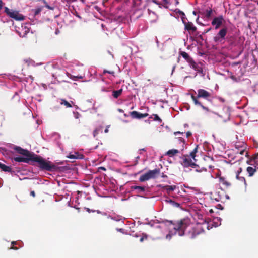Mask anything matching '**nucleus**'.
<instances>
[{"label":"nucleus","mask_w":258,"mask_h":258,"mask_svg":"<svg viewBox=\"0 0 258 258\" xmlns=\"http://www.w3.org/2000/svg\"><path fill=\"white\" fill-rule=\"evenodd\" d=\"M32 161L36 162L37 163L36 166H38L40 170L43 171L52 172L57 169V167L52 164L51 162L47 161L37 155H34Z\"/></svg>","instance_id":"f257e3e1"},{"label":"nucleus","mask_w":258,"mask_h":258,"mask_svg":"<svg viewBox=\"0 0 258 258\" xmlns=\"http://www.w3.org/2000/svg\"><path fill=\"white\" fill-rule=\"evenodd\" d=\"M198 145L194 148V149L190 153L189 155L186 154L183 155L180 157L181 164L184 167H192L195 165V163L196 162L195 157L196 154L198 152Z\"/></svg>","instance_id":"f03ea898"},{"label":"nucleus","mask_w":258,"mask_h":258,"mask_svg":"<svg viewBox=\"0 0 258 258\" xmlns=\"http://www.w3.org/2000/svg\"><path fill=\"white\" fill-rule=\"evenodd\" d=\"M197 92H198L197 96H195L192 94L191 95V98L192 101H194V104L196 105H198V106H201L203 108V109H204L206 111L209 112L210 111L208 107L204 106L201 103V102L198 100V99L202 98L204 99L208 100L211 97V93L210 92H208L207 91H206L204 89H200L198 90Z\"/></svg>","instance_id":"7ed1b4c3"},{"label":"nucleus","mask_w":258,"mask_h":258,"mask_svg":"<svg viewBox=\"0 0 258 258\" xmlns=\"http://www.w3.org/2000/svg\"><path fill=\"white\" fill-rule=\"evenodd\" d=\"M170 223L173 225L174 234H177L178 235L181 236L184 234L185 229L188 226V224L186 220H181L174 224H173L172 221H170Z\"/></svg>","instance_id":"20e7f679"},{"label":"nucleus","mask_w":258,"mask_h":258,"mask_svg":"<svg viewBox=\"0 0 258 258\" xmlns=\"http://www.w3.org/2000/svg\"><path fill=\"white\" fill-rule=\"evenodd\" d=\"M4 12L9 17L16 21H23L25 18L19 11L10 9L7 7H4Z\"/></svg>","instance_id":"39448f33"},{"label":"nucleus","mask_w":258,"mask_h":258,"mask_svg":"<svg viewBox=\"0 0 258 258\" xmlns=\"http://www.w3.org/2000/svg\"><path fill=\"white\" fill-rule=\"evenodd\" d=\"M204 232V230L202 225L197 224L189 231L188 235L190 238L193 239Z\"/></svg>","instance_id":"423d86ee"},{"label":"nucleus","mask_w":258,"mask_h":258,"mask_svg":"<svg viewBox=\"0 0 258 258\" xmlns=\"http://www.w3.org/2000/svg\"><path fill=\"white\" fill-rule=\"evenodd\" d=\"M228 29L226 27H224L220 30L216 36L213 38V40L216 43H222L225 40Z\"/></svg>","instance_id":"0eeeda50"},{"label":"nucleus","mask_w":258,"mask_h":258,"mask_svg":"<svg viewBox=\"0 0 258 258\" xmlns=\"http://www.w3.org/2000/svg\"><path fill=\"white\" fill-rule=\"evenodd\" d=\"M235 148L237 150L236 151L237 153L242 155L245 152V156H248V152L246 151V147L244 143L242 142L236 144Z\"/></svg>","instance_id":"6e6552de"},{"label":"nucleus","mask_w":258,"mask_h":258,"mask_svg":"<svg viewBox=\"0 0 258 258\" xmlns=\"http://www.w3.org/2000/svg\"><path fill=\"white\" fill-rule=\"evenodd\" d=\"M224 21V20L223 17L222 15H221L219 17H215L213 19L211 22V24L213 26H215V29H217L220 28Z\"/></svg>","instance_id":"1a4fd4ad"},{"label":"nucleus","mask_w":258,"mask_h":258,"mask_svg":"<svg viewBox=\"0 0 258 258\" xmlns=\"http://www.w3.org/2000/svg\"><path fill=\"white\" fill-rule=\"evenodd\" d=\"M192 168L195 169L196 172L200 173H202L201 176L203 177H205L206 175H209V174L207 172V170L206 168L203 167H200L196 163H195V165L192 166Z\"/></svg>","instance_id":"9d476101"},{"label":"nucleus","mask_w":258,"mask_h":258,"mask_svg":"<svg viewBox=\"0 0 258 258\" xmlns=\"http://www.w3.org/2000/svg\"><path fill=\"white\" fill-rule=\"evenodd\" d=\"M173 142L176 147L180 149L181 151L184 150V145L185 144V140L182 137L175 138Z\"/></svg>","instance_id":"9b49d317"},{"label":"nucleus","mask_w":258,"mask_h":258,"mask_svg":"<svg viewBox=\"0 0 258 258\" xmlns=\"http://www.w3.org/2000/svg\"><path fill=\"white\" fill-rule=\"evenodd\" d=\"M183 23L185 26V30L188 31L189 33H194L197 31V27L194 26L193 23L191 22H185L183 20Z\"/></svg>","instance_id":"f8f14e48"},{"label":"nucleus","mask_w":258,"mask_h":258,"mask_svg":"<svg viewBox=\"0 0 258 258\" xmlns=\"http://www.w3.org/2000/svg\"><path fill=\"white\" fill-rule=\"evenodd\" d=\"M130 115L133 119H141L149 116L148 113H141L136 111L130 112Z\"/></svg>","instance_id":"ddd939ff"},{"label":"nucleus","mask_w":258,"mask_h":258,"mask_svg":"<svg viewBox=\"0 0 258 258\" xmlns=\"http://www.w3.org/2000/svg\"><path fill=\"white\" fill-rule=\"evenodd\" d=\"M14 149L19 154H21L24 156H34V154H31L27 150L22 148L19 146H15Z\"/></svg>","instance_id":"4468645a"},{"label":"nucleus","mask_w":258,"mask_h":258,"mask_svg":"<svg viewBox=\"0 0 258 258\" xmlns=\"http://www.w3.org/2000/svg\"><path fill=\"white\" fill-rule=\"evenodd\" d=\"M26 157H14V160L18 162H24L28 163L29 161H32L33 156H25Z\"/></svg>","instance_id":"2eb2a0df"},{"label":"nucleus","mask_w":258,"mask_h":258,"mask_svg":"<svg viewBox=\"0 0 258 258\" xmlns=\"http://www.w3.org/2000/svg\"><path fill=\"white\" fill-rule=\"evenodd\" d=\"M149 177L150 179H155L157 178V177L160 175V170L159 168H155L152 170H149L148 172Z\"/></svg>","instance_id":"dca6fc26"},{"label":"nucleus","mask_w":258,"mask_h":258,"mask_svg":"<svg viewBox=\"0 0 258 258\" xmlns=\"http://www.w3.org/2000/svg\"><path fill=\"white\" fill-rule=\"evenodd\" d=\"M236 39V36L234 35L228 34L225 40L229 43V44L232 45L234 43Z\"/></svg>","instance_id":"f3484780"},{"label":"nucleus","mask_w":258,"mask_h":258,"mask_svg":"<svg viewBox=\"0 0 258 258\" xmlns=\"http://www.w3.org/2000/svg\"><path fill=\"white\" fill-rule=\"evenodd\" d=\"M68 158L70 159H81L84 158V155L82 154H80L78 152H75L74 154H69V156H68Z\"/></svg>","instance_id":"a211bd4d"},{"label":"nucleus","mask_w":258,"mask_h":258,"mask_svg":"<svg viewBox=\"0 0 258 258\" xmlns=\"http://www.w3.org/2000/svg\"><path fill=\"white\" fill-rule=\"evenodd\" d=\"M0 168L2 171L5 172H8L10 173H12L13 172L12 171V169L10 166H7L1 162H0Z\"/></svg>","instance_id":"6ab92c4d"},{"label":"nucleus","mask_w":258,"mask_h":258,"mask_svg":"<svg viewBox=\"0 0 258 258\" xmlns=\"http://www.w3.org/2000/svg\"><path fill=\"white\" fill-rule=\"evenodd\" d=\"M132 190H137V193L141 194L145 191V187L144 186H132L131 187Z\"/></svg>","instance_id":"aec40b11"},{"label":"nucleus","mask_w":258,"mask_h":258,"mask_svg":"<svg viewBox=\"0 0 258 258\" xmlns=\"http://www.w3.org/2000/svg\"><path fill=\"white\" fill-rule=\"evenodd\" d=\"M256 169H257V168L255 167V164H254V168L251 167V166H248L246 169V171L249 174V176H250V177L254 175V174L255 173V172H256Z\"/></svg>","instance_id":"412c9836"},{"label":"nucleus","mask_w":258,"mask_h":258,"mask_svg":"<svg viewBox=\"0 0 258 258\" xmlns=\"http://www.w3.org/2000/svg\"><path fill=\"white\" fill-rule=\"evenodd\" d=\"M163 189L166 190L167 194H170L176 188V185H165L162 187Z\"/></svg>","instance_id":"4be33fe9"},{"label":"nucleus","mask_w":258,"mask_h":258,"mask_svg":"<svg viewBox=\"0 0 258 258\" xmlns=\"http://www.w3.org/2000/svg\"><path fill=\"white\" fill-rule=\"evenodd\" d=\"M188 63L190 64V67L196 71L198 72H201L202 71V69L198 66V64L195 62L192 59L191 61H190Z\"/></svg>","instance_id":"5701e85b"},{"label":"nucleus","mask_w":258,"mask_h":258,"mask_svg":"<svg viewBox=\"0 0 258 258\" xmlns=\"http://www.w3.org/2000/svg\"><path fill=\"white\" fill-rule=\"evenodd\" d=\"M219 181L220 183L222 184L226 187H229L231 185L230 183L227 181L224 177H220L219 178Z\"/></svg>","instance_id":"b1692460"},{"label":"nucleus","mask_w":258,"mask_h":258,"mask_svg":"<svg viewBox=\"0 0 258 258\" xmlns=\"http://www.w3.org/2000/svg\"><path fill=\"white\" fill-rule=\"evenodd\" d=\"M180 55H181L188 62L191 61V59H192L190 57L188 54L185 51L180 52Z\"/></svg>","instance_id":"393cba45"},{"label":"nucleus","mask_w":258,"mask_h":258,"mask_svg":"<svg viewBox=\"0 0 258 258\" xmlns=\"http://www.w3.org/2000/svg\"><path fill=\"white\" fill-rule=\"evenodd\" d=\"M122 89H120L118 90H114L112 92L113 97L116 99L122 93Z\"/></svg>","instance_id":"a878e982"},{"label":"nucleus","mask_w":258,"mask_h":258,"mask_svg":"<svg viewBox=\"0 0 258 258\" xmlns=\"http://www.w3.org/2000/svg\"><path fill=\"white\" fill-rule=\"evenodd\" d=\"M150 179L148 172L142 175L139 178L140 182H144Z\"/></svg>","instance_id":"bb28decb"},{"label":"nucleus","mask_w":258,"mask_h":258,"mask_svg":"<svg viewBox=\"0 0 258 258\" xmlns=\"http://www.w3.org/2000/svg\"><path fill=\"white\" fill-rule=\"evenodd\" d=\"M179 152V151L177 149H171L167 151V155H169L170 157H172Z\"/></svg>","instance_id":"cd10ccee"},{"label":"nucleus","mask_w":258,"mask_h":258,"mask_svg":"<svg viewBox=\"0 0 258 258\" xmlns=\"http://www.w3.org/2000/svg\"><path fill=\"white\" fill-rule=\"evenodd\" d=\"M61 104L65 105L67 108L72 107L71 104L65 99H61Z\"/></svg>","instance_id":"c85d7f7f"},{"label":"nucleus","mask_w":258,"mask_h":258,"mask_svg":"<svg viewBox=\"0 0 258 258\" xmlns=\"http://www.w3.org/2000/svg\"><path fill=\"white\" fill-rule=\"evenodd\" d=\"M24 29L25 30L23 34H22L21 33H19V35L21 37H25L27 35V34L29 32V29L26 27V26H25Z\"/></svg>","instance_id":"c756f323"},{"label":"nucleus","mask_w":258,"mask_h":258,"mask_svg":"<svg viewBox=\"0 0 258 258\" xmlns=\"http://www.w3.org/2000/svg\"><path fill=\"white\" fill-rule=\"evenodd\" d=\"M253 160L255 164V167L258 169V153L253 157Z\"/></svg>","instance_id":"7c9ffc66"},{"label":"nucleus","mask_w":258,"mask_h":258,"mask_svg":"<svg viewBox=\"0 0 258 258\" xmlns=\"http://www.w3.org/2000/svg\"><path fill=\"white\" fill-rule=\"evenodd\" d=\"M213 10L212 9H210L209 10H206L205 14L206 17L207 18H210L211 16Z\"/></svg>","instance_id":"2f4dec72"},{"label":"nucleus","mask_w":258,"mask_h":258,"mask_svg":"<svg viewBox=\"0 0 258 258\" xmlns=\"http://www.w3.org/2000/svg\"><path fill=\"white\" fill-rule=\"evenodd\" d=\"M42 10V8L41 7H39V8L35 9V10H34V15L36 16V15L39 14Z\"/></svg>","instance_id":"473e14b6"},{"label":"nucleus","mask_w":258,"mask_h":258,"mask_svg":"<svg viewBox=\"0 0 258 258\" xmlns=\"http://www.w3.org/2000/svg\"><path fill=\"white\" fill-rule=\"evenodd\" d=\"M154 116L153 119L154 121H158L161 123L162 122V119L158 116L157 114H153Z\"/></svg>","instance_id":"72a5a7b5"},{"label":"nucleus","mask_w":258,"mask_h":258,"mask_svg":"<svg viewBox=\"0 0 258 258\" xmlns=\"http://www.w3.org/2000/svg\"><path fill=\"white\" fill-rule=\"evenodd\" d=\"M40 1H42L44 3V4L45 5V7L47 8V9H48L49 10H53V7H52L50 6L48 4V3L46 1V0H41Z\"/></svg>","instance_id":"f704fd0d"},{"label":"nucleus","mask_w":258,"mask_h":258,"mask_svg":"<svg viewBox=\"0 0 258 258\" xmlns=\"http://www.w3.org/2000/svg\"><path fill=\"white\" fill-rule=\"evenodd\" d=\"M167 202H169L171 204H172L173 206H174L175 207H179V204L178 203H176L172 200H169V201H167Z\"/></svg>","instance_id":"c9c22d12"},{"label":"nucleus","mask_w":258,"mask_h":258,"mask_svg":"<svg viewBox=\"0 0 258 258\" xmlns=\"http://www.w3.org/2000/svg\"><path fill=\"white\" fill-rule=\"evenodd\" d=\"M73 114H74V116L75 118H76V119H78L81 116V114L78 112H74L73 113Z\"/></svg>","instance_id":"e433bc0d"},{"label":"nucleus","mask_w":258,"mask_h":258,"mask_svg":"<svg viewBox=\"0 0 258 258\" xmlns=\"http://www.w3.org/2000/svg\"><path fill=\"white\" fill-rule=\"evenodd\" d=\"M99 132V128H96L93 131V136L94 137H96L97 135L98 134Z\"/></svg>","instance_id":"4c0bfd02"},{"label":"nucleus","mask_w":258,"mask_h":258,"mask_svg":"<svg viewBox=\"0 0 258 258\" xmlns=\"http://www.w3.org/2000/svg\"><path fill=\"white\" fill-rule=\"evenodd\" d=\"M238 180H240V181H242V182H243H243H244V184H245V185H246V180H245V178H244V177H239V179H238Z\"/></svg>","instance_id":"58836bf2"},{"label":"nucleus","mask_w":258,"mask_h":258,"mask_svg":"<svg viewBox=\"0 0 258 258\" xmlns=\"http://www.w3.org/2000/svg\"><path fill=\"white\" fill-rule=\"evenodd\" d=\"M109 73V74H112V75H114V71H107V70H104V71H103V73H104V74H105V73Z\"/></svg>","instance_id":"ea45409f"},{"label":"nucleus","mask_w":258,"mask_h":258,"mask_svg":"<svg viewBox=\"0 0 258 258\" xmlns=\"http://www.w3.org/2000/svg\"><path fill=\"white\" fill-rule=\"evenodd\" d=\"M171 238V235L170 233H168L167 234H166V238L167 239H170Z\"/></svg>","instance_id":"a19ab883"},{"label":"nucleus","mask_w":258,"mask_h":258,"mask_svg":"<svg viewBox=\"0 0 258 258\" xmlns=\"http://www.w3.org/2000/svg\"><path fill=\"white\" fill-rule=\"evenodd\" d=\"M186 137L188 138L191 135V133L190 131H188L186 133Z\"/></svg>","instance_id":"79ce46f5"},{"label":"nucleus","mask_w":258,"mask_h":258,"mask_svg":"<svg viewBox=\"0 0 258 258\" xmlns=\"http://www.w3.org/2000/svg\"><path fill=\"white\" fill-rule=\"evenodd\" d=\"M70 78L74 80H76L77 79V78H76V76L74 75H71Z\"/></svg>","instance_id":"37998d69"},{"label":"nucleus","mask_w":258,"mask_h":258,"mask_svg":"<svg viewBox=\"0 0 258 258\" xmlns=\"http://www.w3.org/2000/svg\"><path fill=\"white\" fill-rule=\"evenodd\" d=\"M174 134L175 135H176L178 134H183V132H181L180 131L175 132L174 133Z\"/></svg>","instance_id":"c03bdc74"},{"label":"nucleus","mask_w":258,"mask_h":258,"mask_svg":"<svg viewBox=\"0 0 258 258\" xmlns=\"http://www.w3.org/2000/svg\"><path fill=\"white\" fill-rule=\"evenodd\" d=\"M30 195L34 197L35 196V193L34 191H32L30 192Z\"/></svg>","instance_id":"a18cd8bd"},{"label":"nucleus","mask_w":258,"mask_h":258,"mask_svg":"<svg viewBox=\"0 0 258 258\" xmlns=\"http://www.w3.org/2000/svg\"><path fill=\"white\" fill-rule=\"evenodd\" d=\"M154 3L157 4V5H160V3H159L156 0H151Z\"/></svg>","instance_id":"49530a36"},{"label":"nucleus","mask_w":258,"mask_h":258,"mask_svg":"<svg viewBox=\"0 0 258 258\" xmlns=\"http://www.w3.org/2000/svg\"><path fill=\"white\" fill-rule=\"evenodd\" d=\"M241 171H242V168H240L239 169V170L237 171L236 173H238L239 174H240V173L241 172Z\"/></svg>","instance_id":"de8ad7c7"},{"label":"nucleus","mask_w":258,"mask_h":258,"mask_svg":"<svg viewBox=\"0 0 258 258\" xmlns=\"http://www.w3.org/2000/svg\"><path fill=\"white\" fill-rule=\"evenodd\" d=\"M117 230L118 231H119V232H123L124 229H122V228H120V229H117Z\"/></svg>","instance_id":"09e8293b"},{"label":"nucleus","mask_w":258,"mask_h":258,"mask_svg":"<svg viewBox=\"0 0 258 258\" xmlns=\"http://www.w3.org/2000/svg\"><path fill=\"white\" fill-rule=\"evenodd\" d=\"M10 249H14V250H17L18 249V248L16 247H15L14 246H12Z\"/></svg>","instance_id":"8fccbe9b"},{"label":"nucleus","mask_w":258,"mask_h":258,"mask_svg":"<svg viewBox=\"0 0 258 258\" xmlns=\"http://www.w3.org/2000/svg\"><path fill=\"white\" fill-rule=\"evenodd\" d=\"M3 7V2L2 0H0V9Z\"/></svg>","instance_id":"3c124183"},{"label":"nucleus","mask_w":258,"mask_h":258,"mask_svg":"<svg viewBox=\"0 0 258 258\" xmlns=\"http://www.w3.org/2000/svg\"><path fill=\"white\" fill-rule=\"evenodd\" d=\"M162 177L163 178H167V176L165 174H164V173H162Z\"/></svg>","instance_id":"603ef678"},{"label":"nucleus","mask_w":258,"mask_h":258,"mask_svg":"<svg viewBox=\"0 0 258 258\" xmlns=\"http://www.w3.org/2000/svg\"><path fill=\"white\" fill-rule=\"evenodd\" d=\"M162 1H163V2H164V4H169V3H168V2L167 1V0H162Z\"/></svg>","instance_id":"864d4df0"},{"label":"nucleus","mask_w":258,"mask_h":258,"mask_svg":"<svg viewBox=\"0 0 258 258\" xmlns=\"http://www.w3.org/2000/svg\"><path fill=\"white\" fill-rule=\"evenodd\" d=\"M117 110H118V111L119 112H120V113H122V112H123V110L122 109H119H119H117Z\"/></svg>","instance_id":"5fc2aeb1"},{"label":"nucleus","mask_w":258,"mask_h":258,"mask_svg":"<svg viewBox=\"0 0 258 258\" xmlns=\"http://www.w3.org/2000/svg\"><path fill=\"white\" fill-rule=\"evenodd\" d=\"M144 240V237H142L140 239V241L142 242Z\"/></svg>","instance_id":"6e6d98bb"},{"label":"nucleus","mask_w":258,"mask_h":258,"mask_svg":"<svg viewBox=\"0 0 258 258\" xmlns=\"http://www.w3.org/2000/svg\"><path fill=\"white\" fill-rule=\"evenodd\" d=\"M99 169H101V170H104V171H105V170H106L105 168V167H100L99 168Z\"/></svg>","instance_id":"4d7b16f0"},{"label":"nucleus","mask_w":258,"mask_h":258,"mask_svg":"<svg viewBox=\"0 0 258 258\" xmlns=\"http://www.w3.org/2000/svg\"><path fill=\"white\" fill-rule=\"evenodd\" d=\"M76 78H77V79H82L83 77L82 76H76Z\"/></svg>","instance_id":"13d9d810"},{"label":"nucleus","mask_w":258,"mask_h":258,"mask_svg":"<svg viewBox=\"0 0 258 258\" xmlns=\"http://www.w3.org/2000/svg\"><path fill=\"white\" fill-rule=\"evenodd\" d=\"M239 177H240L239 176V174L238 173H236V178H237V179H239Z\"/></svg>","instance_id":"bf43d9fd"},{"label":"nucleus","mask_w":258,"mask_h":258,"mask_svg":"<svg viewBox=\"0 0 258 258\" xmlns=\"http://www.w3.org/2000/svg\"><path fill=\"white\" fill-rule=\"evenodd\" d=\"M12 245H13V246H14L15 244H16V242H15V241H13L12 242Z\"/></svg>","instance_id":"052dcab7"},{"label":"nucleus","mask_w":258,"mask_h":258,"mask_svg":"<svg viewBox=\"0 0 258 258\" xmlns=\"http://www.w3.org/2000/svg\"><path fill=\"white\" fill-rule=\"evenodd\" d=\"M108 132V129L107 128H105L104 130L105 133H107Z\"/></svg>","instance_id":"680f3d73"},{"label":"nucleus","mask_w":258,"mask_h":258,"mask_svg":"<svg viewBox=\"0 0 258 258\" xmlns=\"http://www.w3.org/2000/svg\"><path fill=\"white\" fill-rule=\"evenodd\" d=\"M231 78H232V79L234 80V79H235V77H234V76H232L231 77Z\"/></svg>","instance_id":"e2e57ef3"},{"label":"nucleus","mask_w":258,"mask_h":258,"mask_svg":"<svg viewBox=\"0 0 258 258\" xmlns=\"http://www.w3.org/2000/svg\"><path fill=\"white\" fill-rule=\"evenodd\" d=\"M29 77L32 80H33V77L32 76H30Z\"/></svg>","instance_id":"0e129e2a"},{"label":"nucleus","mask_w":258,"mask_h":258,"mask_svg":"<svg viewBox=\"0 0 258 258\" xmlns=\"http://www.w3.org/2000/svg\"><path fill=\"white\" fill-rule=\"evenodd\" d=\"M180 14H182V15H184V13L183 12H181H181H180Z\"/></svg>","instance_id":"69168bd1"},{"label":"nucleus","mask_w":258,"mask_h":258,"mask_svg":"<svg viewBox=\"0 0 258 258\" xmlns=\"http://www.w3.org/2000/svg\"><path fill=\"white\" fill-rule=\"evenodd\" d=\"M124 117H128V115L126 114H124Z\"/></svg>","instance_id":"338daca9"},{"label":"nucleus","mask_w":258,"mask_h":258,"mask_svg":"<svg viewBox=\"0 0 258 258\" xmlns=\"http://www.w3.org/2000/svg\"><path fill=\"white\" fill-rule=\"evenodd\" d=\"M157 227L159 228H162V227L161 226H158Z\"/></svg>","instance_id":"774afa93"}]
</instances>
